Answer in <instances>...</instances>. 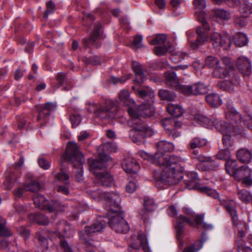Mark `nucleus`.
I'll list each match as a JSON object with an SVG mask.
<instances>
[{
    "mask_svg": "<svg viewBox=\"0 0 252 252\" xmlns=\"http://www.w3.org/2000/svg\"><path fill=\"white\" fill-rule=\"evenodd\" d=\"M115 103L112 100H105L103 105H101L94 112L96 117L101 119H112L114 118L116 109L114 110Z\"/></svg>",
    "mask_w": 252,
    "mask_h": 252,
    "instance_id": "9b49d317",
    "label": "nucleus"
},
{
    "mask_svg": "<svg viewBox=\"0 0 252 252\" xmlns=\"http://www.w3.org/2000/svg\"><path fill=\"white\" fill-rule=\"evenodd\" d=\"M16 178L15 174L13 173H10L6 181V182L7 184V188L8 189H11L13 184L16 182Z\"/></svg>",
    "mask_w": 252,
    "mask_h": 252,
    "instance_id": "338daca9",
    "label": "nucleus"
},
{
    "mask_svg": "<svg viewBox=\"0 0 252 252\" xmlns=\"http://www.w3.org/2000/svg\"><path fill=\"white\" fill-rule=\"evenodd\" d=\"M252 170L247 166H242L239 168L234 178L241 180L243 184L247 187L252 185Z\"/></svg>",
    "mask_w": 252,
    "mask_h": 252,
    "instance_id": "6ab92c4d",
    "label": "nucleus"
},
{
    "mask_svg": "<svg viewBox=\"0 0 252 252\" xmlns=\"http://www.w3.org/2000/svg\"><path fill=\"white\" fill-rule=\"evenodd\" d=\"M231 132L223 134L222 144L225 149H229L232 146L233 142L230 135Z\"/></svg>",
    "mask_w": 252,
    "mask_h": 252,
    "instance_id": "6e6d98bb",
    "label": "nucleus"
},
{
    "mask_svg": "<svg viewBox=\"0 0 252 252\" xmlns=\"http://www.w3.org/2000/svg\"><path fill=\"white\" fill-rule=\"evenodd\" d=\"M225 165L226 172L234 177L239 169L237 167V161L230 159L226 161Z\"/></svg>",
    "mask_w": 252,
    "mask_h": 252,
    "instance_id": "72a5a7b5",
    "label": "nucleus"
},
{
    "mask_svg": "<svg viewBox=\"0 0 252 252\" xmlns=\"http://www.w3.org/2000/svg\"><path fill=\"white\" fill-rule=\"evenodd\" d=\"M40 188V185L39 183L35 181H32L29 183H27L24 186V189L27 191H30L32 192L38 191Z\"/></svg>",
    "mask_w": 252,
    "mask_h": 252,
    "instance_id": "09e8293b",
    "label": "nucleus"
},
{
    "mask_svg": "<svg viewBox=\"0 0 252 252\" xmlns=\"http://www.w3.org/2000/svg\"><path fill=\"white\" fill-rule=\"evenodd\" d=\"M220 204L224 207L231 217L233 224L237 226L239 224L235 202L231 199L223 196L220 199Z\"/></svg>",
    "mask_w": 252,
    "mask_h": 252,
    "instance_id": "4468645a",
    "label": "nucleus"
},
{
    "mask_svg": "<svg viewBox=\"0 0 252 252\" xmlns=\"http://www.w3.org/2000/svg\"><path fill=\"white\" fill-rule=\"evenodd\" d=\"M47 9L44 13V17L47 18L49 15L53 12L55 10V5L52 0L46 3Z\"/></svg>",
    "mask_w": 252,
    "mask_h": 252,
    "instance_id": "e2e57ef3",
    "label": "nucleus"
},
{
    "mask_svg": "<svg viewBox=\"0 0 252 252\" xmlns=\"http://www.w3.org/2000/svg\"><path fill=\"white\" fill-rule=\"evenodd\" d=\"M102 27V25L98 23H97L94 28V31L92 33V36L90 38L84 39L83 43L85 46L89 47V44L91 42L92 44H94L97 38L100 36V30Z\"/></svg>",
    "mask_w": 252,
    "mask_h": 252,
    "instance_id": "cd10ccee",
    "label": "nucleus"
},
{
    "mask_svg": "<svg viewBox=\"0 0 252 252\" xmlns=\"http://www.w3.org/2000/svg\"><path fill=\"white\" fill-rule=\"evenodd\" d=\"M228 149L224 148V150L220 151L217 155V158L221 160H225L226 161L230 159V152Z\"/></svg>",
    "mask_w": 252,
    "mask_h": 252,
    "instance_id": "052dcab7",
    "label": "nucleus"
},
{
    "mask_svg": "<svg viewBox=\"0 0 252 252\" xmlns=\"http://www.w3.org/2000/svg\"><path fill=\"white\" fill-rule=\"evenodd\" d=\"M227 119L235 122L236 125H239L243 121L242 115L235 109H232L226 113Z\"/></svg>",
    "mask_w": 252,
    "mask_h": 252,
    "instance_id": "c9c22d12",
    "label": "nucleus"
},
{
    "mask_svg": "<svg viewBox=\"0 0 252 252\" xmlns=\"http://www.w3.org/2000/svg\"><path fill=\"white\" fill-rule=\"evenodd\" d=\"M109 160H111V157L102 153L98 155L97 160L93 158L88 159L90 170L95 175L94 182L104 187L110 186L113 180L109 173L100 171L106 168V162Z\"/></svg>",
    "mask_w": 252,
    "mask_h": 252,
    "instance_id": "f03ea898",
    "label": "nucleus"
},
{
    "mask_svg": "<svg viewBox=\"0 0 252 252\" xmlns=\"http://www.w3.org/2000/svg\"><path fill=\"white\" fill-rule=\"evenodd\" d=\"M168 51V48L165 45L157 46L155 49V53L158 56L165 55Z\"/></svg>",
    "mask_w": 252,
    "mask_h": 252,
    "instance_id": "69168bd1",
    "label": "nucleus"
},
{
    "mask_svg": "<svg viewBox=\"0 0 252 252\" xmlns=\"http://www.w3.org/2000/svg\"><path fill=\"white\" fill-rule=\"evenodd\" d=\"M204 215L198 214L194 216V220H192L188 217L180 215L176 220L175 226L176 237L178 241L183 243V238L185 236V230L184 229L185 223L195 228H202L205 229H211L213 228L211 224H208L203 222Z\"/></svg>",
    "mask_w": 252,
    "mask_h": 252,
    "instance_id": "39448f33",
    "label": "nucleus"
},
{
    "mask_svg": "<svg viewBox=\"0 0 252 252\" xmlns=\"http://www.w3.org/2000/svg\"><path fill=\"white\" fill-rule=\"evenodd\" d=\"M237 159L242 163H248L252 159V153L246 148L239 149L236 153Z\"/></svg>",
    "mask_w": 252,
    "mask_h": 252,
    "instance_id": "a878e982",
    "label": "nucleus"
},
{
    "mask_svg": "<svg viewBox=\"0 0 252 252\" xmlns=\"http://www.w3.org/2000/svg\"><path fill=\"white\" fill-rule=\"evenodd\" d=\"M63 158L65 160L70 161L76 169L75 179L78 182H82L84 179L83 164L85 162V158L77 143L71 141L68 143Z\"/></svg>",
    "mask_w": 252,
    "mask_h": 252,
    "instance_id": "7ed1b4c3",
    "label": "nucleus"
},
{
    "mask_svg": "<svg viewBox=\"0 0 252 252\" xmlns=\"http://www.w3.org/2000/svg\"><path fill=\"white\" fill-rule=\"evenodd\" d=\"M138 239L144 252H150V248L146 235L143 233L140 232L138 235Z\"/></svg>",
    "mask_w": 252,
    "mask_h": 252,
    "instance_id": "49530a36",
    "label": "nucleus"
},
{
    "mask_svg": "<svg viewBox=\"0 0 252 252\" xmlns=\"http://www.w3.org/2000/svg\"><path fill=\"white\" fill-rule=\"evenodd\" d=\"M0 236H9L11 233L5 226V220H0Z\"/></svg>",
    "mask_w": 252,
    "mask_h": 252,
    "instance_id": "13d9d810",
    "label": "nucleus"
},
{
    "mask_svg": "<svg viewBox=\"0 0 252 252\" xmlns=\"http://www.w3.org/2000/svg\"><path fill=\"white\" fill-rule=\"evenodd\" d=\"M162 125L165 129L167 136L173 140L181 135V123L175 118H166L163 119Z\"/></svg>",
    "mask_w": 252,
    "mask_h": 252,
    "instance_id": "9d476101",
    "label": "nucleus"
},
{
    "mask_svg": "<svg viewBox=\"0 0 252 252\" xmlns=\"http://www.w3.org/2000/svg\"><path fill=\"white\" fill-rule=\"evenodd\" d=\"M237 67L244 75H249L252 72V66L249 59L245 57H240L237 61Z\"/></svg>",
    "mask_w": 252,
    "mask_h": 252,
    "instance_id": "4be33fe9",
    "label": "nucleus"
},
{
    "mask_svg": "<svg viewBox=\"0 0 252 252\" xmlns=\"http://www.w3.org/2000/svg\"><path fill=\"white\" fill-rule=\"evenodd\" d=\"M119 97L121 102L126 106L131 107L135 104L134 100L129 97V92L126 90L121 91L119 94Z\"/></svg>",
    "mask_w": 252,
    "mask_h": 252,
    "instance_id": "7c9ffc66",
    "label": "nucleus"
},
{
    "mask_svg": "<svg viewBox=\"0 0 252 252\" xmlns=\"http://www.w3.org/2000/svg\"><path fill=\"white\" fill-rule=\"evenodd\" d=\"M239 6V11L242 16L249 17L252 14V3L248 0H242Z\"/></svg>",
    "mask_w": 252,
    "mask_h": 252,
    "instance_id": "c85d7f7f",
    "label": "nucleus"
},
{
    "mask_svg": "<svg viewBox=\"0 0 252 252\" xmlns=\"http://www.w3.org/2000/svg\"><path fill=\"white\" fill-rule=\"evenodd\" d=\"M59 245L60 248L63 250V252H73L72 244L68 241L69 238L63 237L59 238Z\"/></svg>",
    "mask_w": 252,
    "mask_h": 252,
    "instance_id": "37998d69",
    "label": "nucleus"
},
{
    "mask_svg": "<svg viewBox=\"0 0 252 252\" xmlns=\"http://www.w3.org/2000/svg\"><path fill=\"white\" fill-rule=\"evenodd\" d=\"M89 193L90 196L94 199H105L106 205L109 206L108 210L118 211L120 210L121 197L115 192H103L100 189L90 190Z\"/></svg>",
    "mask_w": 252,
    "mask_h": 252,
    "instance_id": "423d86ee",
    "label": "nucleus"
},
{
    "mask_svg": "<svg viewBox=\"0 0 252 252\" xmlns=\"http://www.w3.org/2000/svg\"><path fill=\"white\" fill-rule=\"evenodd\" d=\"M212 125L215 126L217 130L222 134L231 131V126L223 121L215 120L213 121Z\"/></svg>",
    "mask_w": 252,
    "mask_h": 252,
    "instance_id": "2f4dec72",
    "label": "nucleus"
},
{
    "mask_svg": "<svg viewBox=\"0 0 252 252\" xmlns=\"http://www.w3.org/2000/svg\"><path fill=\"white\" fill-rule=\"evenodd\" d=\"M193 5L196 9L203 10L206 7L205 0H194Z\"/></svg>",
    "mask_w": 252,
    "mask_h": 252,
    "instance_id": "0e129e2a",
    "label": "nucleus"
},
{
    "mask_svg": "<svg viewBox=\"0 0 252 252\" xmlns=\"http://www.w3.org/2000/svg\"><path fill=\"white\" fill-rule=\"evenodd\" d=\"M213 75L217 78H223L229 76V72L225 67L220 66L219 65L215 68Z\"/></svg>",
    "mask_w": 252,
    "mask_h": 252,
    "instance_id": "a18cd8bd",
    "label": "nucleus"
},
{
    "mask_svg": "<svg viewBox=\"0 0 252 252\" xmlns=\"http://www.w3.org/2000/svg\"><path fill=\"white\" fill-rule=\"evenodd\" d=\"M239 81V78L235 77V79L232 78L229 80H224L220 81L217 84V86L221 90L227 91L231 92L234 89V87L235 84Z\"/></svg>",
    "mask_w": 252,
    "mask_h": 252,
    "instance_id": "bb28decb",
    "label": "nucleus"
},
{
    "mask_svg": "<svg viewBox=\"0 0 252 252\" xmlns=\"http://www.w3.org/2000/svg\"><path fill=\"white\" fill-rule=\"evenodd\" d=\"M200 190L205 193L208 196L218 200L219 202L220 199L222 198V196L220 195L215 189H210L207 187H204L200 188Z\"/></svg>",
    "mask_w": 252,
    "mask_h": 252,
    "instance_id": "c03bdc74",
    "label": "nucleus"
},
{
    "mask_svg": "<svg viewBox=\"0 0 252 252\" xmlns=\"http://www.w3.org/2000/svg\"><path fill=\"white\" fill-rule=\"evenodd\" d=\"M106 226V222L104 220H97L92 225L86 226L85 228V231L83 232L82 236L84 237L85 234L88 236L93 233L101 231Z\"/></svg>",
    "mask_w": 252,
    "mask_h": 252,
    "instance_id": "412c9836",
    "label": "nucleus"
},
{
    "mask_svg": "<svg viewBox=\"0 0 252 252\" xmlns=\"http://www.w3.org/2000/svg\"><path fill=\"white\" fill-rule=\"evenodd\" d=\"M205 65L209 68H216L219 65V61L215 57L209 56L205 60Z\"/></svg>",
    "mask_w": 252,
    "mask_h": 252,
    "instance_id": "8fccbe9b",
    "label": "nucleus"
},
{
    "mask_svg": "<svg viewBox=\"0 0 252 252\" xmlns=\"http://www.w3.org/2000/svg\"><path fill=\"white\" fill-rule=\"evenodd\" d=\"M187 176L189 179L186 180V188L189 189H196L198 188V176L194 172H189Z\"/></svg>",
    "mask_w": 252,
    "mask_h": 252,
    "instance_id": "c756f323",
    "label": "nucleus"
},
{
    "mask_svg": "<svg viewBox=\"0 0 252 252\" xmlns=\"http://www.w3.org/2000/svg\"><path fill=\"white\" fill-rule=\"evenodd\" d=\"M53 231L48 230H42L38 232L35 234V239L39 247L42 251L46 250L48 248V240L50 239V234Z\"/></svg>",
    "mask_w": 252,
    "mask_h": 252,
    "instance_id": "aec40b11",
    "label": "nucleus"
},
{
    "mask_svg": "<svg viewBox=\"0 0 252 252\" xmlns=\"http://www.w3.org/2000/svg\"><path fill=\"white\" fill-rule=\"evenodd\" d=\"M211 41L215 48L221 46L225 50H227L231 44L230 37L228 34L214 33L211 36Z\"/></svg>",
    "mask_w": 252,
    "mask_h": 252,
    "instance_id": "dca6fc26",
    "label": "nucleus"
},
{
    "mask_svg": "<svg viewBox=\"0 0 252 252\" xmlns=\"http://www.w3.org/2000/svg\"><path fill=\"white\" fill-rule=\"evenodd\" d=\"M207 141L204 139H201L198 137L192 139L188 144L189 149L194 150L196 148H200L205 146Z\"/></svg>",
    "mask_w": 252,
    "mask_h": 252,
    "instance_id": "ea45409f",
    "label": "nucleus"
},
{
    "mask_svg": "<svg viewBox=\"0 0 252 252\" xmlns=\"http://www.w3.org/2000/svg\"><path fill=\"white\" fill-rule=\"evenodd\" d=\"M164 76L166 85L173 89L179 90L180 92V88L183 85L180 84L176 73L173 71H169L165 73Z\"/></svg>",
    "mask_w": 252,
    "mask_h": 252,
    "instance_id": "5701e85b",
    "label": "nucleus"
},
{
    "mask_svg": "<svg viewBox=\"0 0 252 252\" xmlns=\"http://www.w3.org/2000/svg\"><path fill=\"white\" fill-rule=\"evenodd\" d=\"M124 170L127 173H136L140 168L138 163L135 159L128 158L122 162Z\"/></svg>",
    "mask_w": 252,
    "mask_h": 252,
    "instance_id": "b1692460",
    "label": "nucleus"
},
{
    "mask_svg": "<svg viewBox=\"0 0 252 252\" xmlns=\"http://www.w3.org/2000/svg\"><path fill=\"white\" fill-rule=\"evenodd\" d=\"M35 206L41 210H46L50 213L60 211L63 210V206L57 200H53L48 202L44 196L40 194H36L33 197Z\"/></svg>",
    "mask_w": 252,
    "mask_h": 252,
    "instance_id": "0eeeda50",
    "label": "nucleus"
},
{
    "mask_svg": "<svg viewBox=\"0 0 252 252\" xmlns=\"http://www.w3.org/2000/svg\"><path fill=\"white\" fill-rule=\"evenodd\" d=\"M113 212V215L110 216L109 224L111 228L115 232L120 233H126L129 231V227L127 222L121 216L120 212L121 210L120 206V210L115 211L110 210Z\"/></svg>",
    "mask_w": 252,
    "mask_h": 252,
    "instance_id": "6e6552de",
    "label": "nucleus"
},
{
    "mask_svg": "<svg viewBox=\"0 0 252 252\" xmlns=\"http://www.w3.org/2000/svg\"><path fill=\"white\" fill-rule=\"evenodd\" d=\"M38 163L39 166L45 170L48 169L50 167V163L43 158H39Z\"/></svg>",
    "mask_w": 252,
    "mask_h": 252,
    "instance_id": "774afa93",
    "label": "nucleus"
},
{
    "mask_svg": "<svg viewBox=\"0 0 252 252\" xmlns=\"http://www.w3.org/2000/svg\"><path fill=\"white\" fill-rule=\"evenodd\" d=\"M167 111L174 117H180L183 113V108L181 106L173 103L169 104Z\"/></svg>",
    "mask_w": 252,
    "mask_h": 252,
    "instance_id": "f704fd0d",
    "label": "nucleus"
},
{
    "mask_svg": "<svg viewBox=\"0 0 252 252\" xmlns=\"http://www.w3.org/2000/svg\"><path fill=\"white\" fill-rule=\"evenodd\" d=\"M70 121L73 127H76L81 121L80 116L76 113L72 114L70 116Z\"/></svg>",
    "mask_w": 252,
    "mask_h": 252,
    "instance_id": "680f3d73",
    "label": "nucleus"
},
{
    "mask_svg": "<svg viewBox=\"0 0 252 252\" xmlns=\"http://www.w3.org/2000/svg\"><path fill=\"white\" fill-rule=\"evenodd\" d=\"M205 98L207 103L213 107H217L222 103L220 96L216 93L209 94Z\"/></svg>",
    "mask_w": 252,
    "mask_h": 252,
    "instance_id": "473e14b6",
    "label": "nucleus"
},
{
    "mask_svg": "<svg viewBox=\"0 0 252 252\" xmlns=\"http://www.w3.org/2000/svg\"><path fill=\"white\" fill-rule=\"evenodd\" d=\"M194 119L198 124L205 127L210 126L213 124V121L199 113L196 114L194 116Z\"/></svg>",
    "mask_w": 252,
    "mask_h": 252,
    "instance_id": "4c0bfd02",
    "label": "nucleus"
},
{
    "mask_svg": "<svg viewBox=\"0 0 252 252\" xmlns=\"http://www.w3.org/2000/svg\"><path fill=\"white\" fill-rule=\"evenodd\" d=\"M233 41L238 47L244 46L248 43V39L247 35L242 32L237 33L233 37Z\"/></svg>",
    "mask_w": 252,
    "mask_h": 252,
    "instance_id": "e433bc0d",
    "label": "nucleus"
},
{
    "mask_svg": "<svg viewBox=\"0 0 252 252\" xmlns=\"http://www.w3.org/2000/svg\"><path fill=\"white\" fill-rule=\"evenodd\" d=\"M31 218L39 225H47L49 222L48 217L41 213L32 214L31 216Z\"/></svg>",
    "mask_w": 252,
    "mask_h": 252,
    "instance_id": "58836bf2",
    "label": "nucleus"
},
{
    "mask_svg": "<svg viewBox=\"0 0 252 252\" xmlns=\"http://www.w3.org/2000/svg\"><path fill=\"white\" fill-rule=\"evenodd\" d=\"M132 66L135 73V81L138 84L142 83L146 79V77L144 74L141 64L136 62H132Z\"/></svg>",
    "mask_w": 252,
    "mask_h": 252,
    "instance_id": "393cba45",
    "label": "nucleus"
},
{
    "mask_svg": "<svg viewBox=\"0 0 252 252\" xmlns=\"http://www.w3.org/2000/svg\"><path fill=\"white\" fill-rule=\"evenodd\" d=\"M55 233L58 238H70L73 235L74 230L65 220H62L57 223Z\"/></svg>",
    "mask_w": 252,
    "mask_h": 252,
    "instance_id": "a211bd4d",
    "label": "nucleus"
},
{
    "mask_svg": "<svg viewBox=\"0 0 252 252\" xmlns=\"http://www.w3.org/2000/svg\"><path fill=\"white\" fill-rule=\"evenodd\" d=\"M192 158L201 162L200 166L203 170H216L219 168V164L218 163L211 160L209 158L199 154L197 150H193Z\"/></svg>",
    "mask_w": 252,
    "mask_h": 252,
    "instance_id": "2eb2a0df",
    "label": "nucleus"
},
{
    "mask_svg": "<svg viewBox=\"0 0 252 252\" xmlns=\"http://www.w3.org/2000/svg\"><path fill=\"white\" fill-rule=\"evenodd\" d=\"M129 115L130 118L128 121V124L133 128L129 131V136L133 142L140 143L145 137L151 136L154 134L153 130L147 127L142 119L136 117V114L133 110H129Z\"/></svg>",
    "mask_w": 252,
    "mask_h": 252,
    "instance_id": "20e7f679",
    "label": "nucleus"
},
{
    "mask_svg": "<svg viewBox=\"0 0 252 252\" xmlns=\"http://www.w3.org/2000/svg\"><path fill=\"white\" fill-rule=\"evenodd\" d=\"M166 35L164 34H159L156 36L155 39L150 41V43L152 45H162L164 44L166 40Z\"/></svg>",
    "mask_w": 252,
    "mask_h": 252,
    "instance_id": "603ef678",
    "label": "nucleus"
},
{
    "mask_svg": "<svg viewBox=\"0 0 252 252\" xmlns=\"http://www.w3.org/2000/svg\"><path fill=\"white\" fill-rule=\"evenodd\" d=\"M215 16L222 20H228L230 18L229 11L223 9H218L215 11Z\"/></svg>",
    "mask_w": 252,
    "mask_h": 252,
    "instance_id": "3c124183",
    "label": "nucleus"
},
{
    "mask_svg": "<svg viewBox=\"0 0 252 252\" xmlns=\"http://www.w3.org/2000/svg\"><path fill=\"white\" fill-rule=\"evenodd\" d=\"M158 95L161 99L167 101H174L176 97L175 94L167 90H160Z\"/></svg>",
    "mask_w": 252,
    "mask_h": 252,
    "instance_id": "a19ab883",
    "label": "nucleus"
},
{
    "mask_svg": "<svg viewBox=\"0 0 252 252\" xmlns=\"http://www.w3.org/2000/svg\"><path fill=\"white\" fill-rule=\"evenodd\" d=\"M203 16V13H201ZM198 20L202 24L201 27H197L196 29V32L197 38L195 41L191 43V47L193 49H197L199 46L205 44L209 40V36L207 32L210 31V28L206 21L204 16L198 18Z\"/></svg>",
    "mask_w": 252,
    "mask_h": 252,
    "instance_id": "1a4fd4ad",
    "label": "nucleus"
},
{
    "mask_svg": "<svg viewBox=\"0 0 252 252\" xmlns=\"http://www.w3.org/2000/svg\"><path fill=\"white\" fill-rule=\"evenodd\" d=\"M143 205L144 209L148 212L153 211L155 209V205L153 199L145 198Z\"/></svg>",
    "mask_w": 252,
    "mask_h": 252,
    "instance_id": "4d7b16f0",
    "label": "nucleus"
},
{
    "mask_svg": "<svg viewBox=\"0 0 252 252\" xmlns=\"http://www.w3.org/2000/svg\"><path fill=\"white\" fill-rule=\"evenodd\" d=\"M36 110L38 112L37 120L41 126L45 125L47 122L48 117L53 111L55 110L56 105L52 102H47L41 105H36Z\"/></svg>",
    "mask_w": 252,
    "mask_h": 252,
    "instance_id": "ddd939ff",
    "label": "nucleus"
},
{
    "mask_svg": "<svg viewBox=\"0 0 252 252\" xmlns=\"http://www.w3.org/2000/svg\"><path fill=\"white\" fill-rule=\"evenodd\" d=\"M83 233L82 231H79L80 239L84 241L86 252H95L93 248V245L85 237L82 236Z\"/></svg>",
    "mask_w": 252,
    "mask_h": 252,
    "instance_id": "864d4df0",
    "label": "nucleus"
},
{
    "mask_svg": "<svg viewBox=\"0 0 252 252\" xmlns=\"http://www.w3.org/2000/svg\"><path fill=\"white\" fill-rule=\"evenodd\" d=\"M157 147L159 153H156L154 155H147L146 153L142 155L153 163L162 167L161 172L155 170L154 172L156 186L161 188L162 184H177L182 177L181 172L184 170L186 159L175 155L164 154V152L173 150L174 145L171 142L161 140L157 143Z\"/></svg>",
    "mask_w": 252,
    "mask_h": 252,
    "instance_id": "f257e3e1",
    "label": "nucleus"
},
{
    "mask_svg": "<svg viewBox=\"0 0 252 252\" xmlns=\"http://www.w3.org/2000/svg\"><path fill=\"white\" fill-rule=\"evenodd\" d=\"M208 91V86L201 82L188 85H183L180 88V92L188 96L205 94Z\"/></svg>",
    "mask_w": 252,
    "mask_h": 252,
    "instance_id": "f8f14e48",
    "label": "nucleus"
},
{
    "mask_svg": "<svg viewBox=\"0 0 252 252\" xmlns=\"http://www.w3.org/2000/svg\"><path fill=\"white\" fill-rule=\"evenodd\" d=\"M55 177L58 181H60L65 185L69 184V176L68 174L65 173L64 172L61 171L55 175Z\"/></svg>",
    "mask_w": 252,
    "mask_h": 252,
    "instance_id": "5fc2aeb1",
    "label": "nucleus"
},
{
    "mask_svg": "<svg viewBox=\"0 0 252 252\" xmlns=\"http://www.w3.org/2000/svg\"><path fill=\"white\" fill-rule=\"evenodd\" d=\"M238 197L243 202L248 204L252 200V194L246 189L239 190L238 193Z\"/></svg>",
    "mask_w": 252,
    "mask_h": 252,
    "instance_id": "79ce46f5",
    "label": "nucleus"
},
{
    "mask_svg": "<svg viewBox=\"0 0 252 252\" xmlns=\"http://www.w3.org/2000/svg\"><path fill=\"white\" fill-rule=\"evenodd\" d=\"M134 111L136 114V117L142 119L145 122V117H151L155 114V109L152 104L147 103H143L139 105L136 109L132 107L128 108V113L130 110Z\"/></svg>",
    "mask_w": 252,
    "mask_h": 252,
    "instance_id": "f3484780",
    "label": "nucleus"
},
{
    "mask_svg": "<svg viewBox=\"0 0 252 252\" xmlns=\"http://www.w3.org/2000/svg\"><path fill=\"white\" fill-rule=\"evenodd\" d=\"M248 17H244L241 16H236L234 18V23L237 27H244L246 26L247 21L246 18Z\"/></svg>",
    "mask_w": 252,
    "mask_h": 252,
    "instance_id": "bf43d9fd",
    "label": "nucleus"
},
{
    "mask_svg": "<svg viewBox=\"0 0 252 252\" xmlns=\"http://www.w3.org/2000/svg\"><path fill=\"white\" fill-rule=\"evenodd\" d=\"M203 245V241H196L193 244L190 245L184 250V252H197Z\"/></svg>",
    "mask_w": 252,
    "mask_h": 252,
    "instance_id": "de8ad7c7",
    "label": "nucleus"
}]
</instances>
